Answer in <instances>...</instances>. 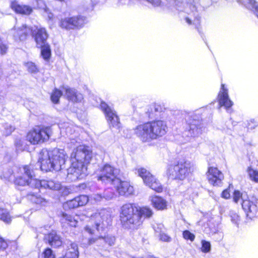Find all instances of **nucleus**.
I'll list each match as a JSON object with an SVG mask.
<instances>
[{
	"instance_id": "nucleus-1",
	"label": "nucleus",
	"mask_w": 258,
	"mask_h": 258,
	"mask_svg": "<svg viewBox=\"0 0 258 258\" xmlns=\"http://www.w3.org/2000/svg\"><path fill=\"white\" fill-rule=\"evenodd\" d=\"M70 146H76L71 154V166L68 169L67 179L73 181L84 177L87 174V166L92 157V153L88 147L79 145L75 139H71Z\"/></svg>"
},
{
	"instance_id": "nucleus-2",
	"label": "nucleus",
	"mask_w": 258,
	"mask_h": 258,
	"mask_svg": "<svg viewBox=\"0 0 258 258\" xmlns=\"http://www.w3.org/2000/svg\"><path fill=\"white\" fill-rule=\"evenodd\" d=\"M153 215V212L149 207L138 208L134 204L127 203L120 208L119 218L124 228L135 229L142 224L144 218H150Z\"/></svg>"
},
{
	"instance_id": "nucleus-3",
	"label": "nucleus",
	"mask_w": 258,
	"mask_h": 258,
	"mask_svg": "<svg viewBox=\"0 0 258 258\" xmlns=\"http://www.w3.org/2000/svg\"><path fill=\"white\" fill-rule=\"evenodd\" d=\"M155 7L161 5L172 9L174 8L178 11H184L185 13L190 15V17L185 18L186 22L191 25L192 22L194 24L199 23L200 16L198 4L194 0H186L184 3L181 0H146Z\"/></svg>"
},
{
	"instance_id": "nucleus-4",
	"label": "nucleus",
	"mask_w": 258,
	"mask_h": 258,
	"mask_svg": "<svg viewBox=\"0 0 258 258\" xmlns=\"http://www.w3.org/2000/svg\"><path fill=\"white\" fill-rule=\"evenodd\" d=\"M67 158V154L63 150L55 149L48 151L43 149L39 155V165L41 169L45 172L58 171L64 164Z\"/></svg>"
},
{
	"instance_id": "nucleus-5",
	"label": "nucleus",
	"mask_w": 258,
	"mask_h": 258,
	"mask_svg": "<svg viewBox=\"0 0 258 258\" xmlns=\"http://www.w3.org/2000/svg\"><path fill=\"white\" fill-rule=\"evenodd\" d=\"M167 129L165 121L157 120L137 126L135 133L143 142H150L165 135Z\"/></svg>"
},
{
	"instance_id": "nucleus-6",
	"label": "nucleus",
	"mask_w": 258,
	"mask_h": 258,
	"mask_svg": "<svg viewBox=\"0 0 258 258\" xmlns=\"http://www.w3.org/2000/svg\"><path fill=\"white\" fill-rule=\"evenodd\" d=\"M87 216L90 217L91 225H86L84 230L90 234L95 233V230L93 228V224H95L96 230L100 233L105 231L111 223L110 213L105 209H101L92 214L87 213Z\"/></svg>"
},
{
	"instance_id": "nucleus-7",
	"label": "nucleus",
	"mask_w": 258,
	"mask_h": 258,
	"mask_svg": "<svg viewBox=\"0 0 258 258\" xmlns=\"http://www.w3.org/2000/svg\"><path fill=\"white\" fill-rule=\"evenodd\" d=\"M12 172L15 177L14 183L16 186L28 185L36 188V184L34 181L38 179L34 177L31 165H25L19 168L15 167Z\"/></svg>"
},
{
	"instance_id": "nucleus-8",
	"label": "nucleus",
	"mask_w": 258,
	"mask_h": 258,
	"mask_svg": "<svg viewBox=\"0 0 258 258\" xmlns=\"http://www.w3.org/2000/svg\"><path fill=\"white\" fill-rule=\"evenodd\" d=\"M194 170L195 164L193 162L188 160L181 159L176 164L170 165L167 173L171 177L182 180L191 174Z\"/></svg>"
},
{
	"instance_id": "nucleus-9",
	"label": "nucleus",
	"mask_w": 258,
	"mask_h": 258,
	"mask_svg": "<svg viewBox=\"0 0 258 258\" xmlns=\"http://www.w3.org/2000/svg\"><path fill=\"white\" fill-rule=\"evenodd\" d=\"M247 196L239 190H235L233 193V201L235 203L241 202L242 207L247 217L252 219L258 213V200L252 198L251 200H247Z\"/></svg>"
},
{
	"instance_id": "nucleus-10",
	"label": "nucleus",
	"mask_w": 258,
	"mask_h": 258,
	"mask_svg": "<svg viewBox=\"0 0 258 258\" xmlns=\"http://www.w3.org/2000/svg\"><path fill=\"white\" fill-rule=\"evenodd\" d=\"M119 170L109 164H105L100 169V173L97 175L98 180L104 183L113 185L119 182L118 177Z\"/></svg>"
},
{
	"instance_id": "nucleus-11",
	"label": "nucleus",
	"mask_w": 258,
	"mask_h": 258,
	"mask_svg": "<svg viewBox=\"0 0 258 258\" xmlns=\"http://www.w3.org/2000/svg\"><path fill=\"white\" fill-rule=\"evenodd\" d=\"M135 174L141 177L144 183L150 188L158 192L163 190V187L159 181L146 169L138 167L135 169Z\"/></svg>"
},
{
	"instance_id": "nucleus-12",
	"label": "nucleus",
	"mask_w": 258,
	"mask_h": 258,
	"mask_svg": "<svg viewBox=\"0 0 258 258\" xmlns=\"http://www.w3.org/2000/svg\"><path fill=\"white\" fill-rule=\"evenodd\" d=\"M51 134L50 128H34L27 134V140L32 144H41L47 141Z\"/></svg>"
},
{
	"instance_id": "nucleus-13",
	"label": "nucleus",
	"mask_w": 258,
	"mask_h": 258,
	"mask_svg": "<svg viewBox=\"0 0 258 258\" xmlns=\"http://www.w3.org/2000/svg\"><path fill=\"white\" fill-rule=\"evenodd\" d=\"M100 107L105 115L109 127L118 129L120 127V122L116 111L104 102L101 103Z\"/></svg>"
},
{
	"instance_id": "nucleus-14",
	"label": "nucleus",
	"mask_w": 258,
	"mask_h": 258,
	"mask_svg": "<svg viewBox=\"0 0 258 258\" xmlns=\"http://www.w3.org/2000/svg\"><path fill=\"white\" fill-rule=\"evenodd\" d=\"M87 22L86 19L83 16L66 18L60 22V26L67 30L82 27Z\"/></svg>"
},
{
	"instance_id": "nucleus-15",
	"label": "nucleus",
	"mask_w": 258,
	"mask_h": 258,
	"mask_svg": "<svg viewBox=\"0 0 258 258\" xmlns=\"http://www.w3.org/2000/svg\"><path fill=\"white\" fill-rule=\"evenodd\" d=\"M203 128L199 120H193L189 123V129L185 131L184 135L186 136L185 142H191L195 137L202 134Z\"/></svg>"
},
{
	"instance_id": "nucleus-16",
	"label": "nucleus",
	"mask_w": 258,
	"mask_h": 258,
	"mask_svg": "<svg viewBox=\"0 0 258 258\" xmlns=\"http://www.w3.org/2000/svg\"><path fill=\"white\" fill-rule=\"evenodd\" d=\"M31 33L37 47L48 44L47 40L48 34L44 28L36 27L34 29H31Z\"/></svg>"
},
{
	"instance_id": "nucleus-17",
	"label": "nucleus",
	"mask_w": 258,
	"mask_h": 258,
	"mask_svg": "<svg viewBox=\"0 0 258 258\" xmlns=\"http://www.w3.org/2000/svg\"><path fill=\"white\" fill-rule=\"evenodd\" d=\"M207 174L209 182L214 186L220 185L224 179L223 173L216 167H209Z\"/></svg>"
},
{
	"instance_id": "nucleus-18",
	"label": "nucleus",
	"mask_w": 258,
	"mask_h": 258,
	"mask_svg": "<svg viewBox=\"0 0 258 258\" xmlns=\"http://www.w3.org/2000/svg\"><path fill=\"white\" fill-rule=\"evenodd\" d=\"M218 99L220 106L221 107L224 106L227 110L229 109L233 104V102L229 97L228 89L225 87L224 84H222L221 85Z\"/></svg>"
},
{
	"instance_id": "nucleus-19",
	"label": "nucleus",
	"mask_w": 258,
	"mask_h": 258,
	"mask_svg": "<svg viewBox=\"0 0 258 258\" xmlns=\"http://www.w3.org/2000/svg\"><path fill=\"white\" fill-rule=\"evenodd\" d=\"M113 185L116 191L120 196H128L133 194L134 187L127 181H121L119 178L118 183H115Z\"/></svg>"
},
{
	"instance_id": "nucleus-20",
	"label": "nucleus",
	"mask_w": 258,
	"mask_h": 258,
	"mask_svg": "<svg viewBox=\"0 0 258 258\" xmlns=\"http://www.w3.org/2000/svg\"><path fill=\"white\" fill-rule=\"evenodd\" d=\"M89 201V198L86 195H80L66 202L67 205L70 209L77 208L80 206H85Z\"/></svg>"
},
{
	"instance_id": "nucleus-21",
	"label": "nucleus",
	"mask_w": 258,
	"mask_h": 258,
	"mask_svg": "<svg viewBox=\"0 0 258 258\" xmlns=\"http://www.w3.org/2000/svg\"><path fill=\"white\" fill-rule=\"evenodd\" d=\"M36 184V188L43 187L44 188H49L52 190H59L61 187V184L58 181H55L52 180H34Z\"/></svg>"
},
{
	"instance_id": "nucleus-22",
	"label": "nucleus",
	"mask_w": 258,
	"mask_h": 258,
	"mask_svg": "<svg viewBox=\"0 0 258 258\" xmlns=\"http://www.w3.org/2000/svg\"><path fill=\"white\" fill-rule=\"evenodd\" d=\"M149 200L155 209L161 211L167 209V202L163 198L158 196H152L150 197Z\"/></svg>"
},
{
	"instance_id": "nucleus-23",
	"label": "nucleus",
	"mask_w": 258,
	"mask_h": 258,
	"mask_svg": "<svg viewBox=\"0 0 258 258\" xmlns=\"http://www.w3.org/2000/svg\"><path fill=\"white\" fill-rule=\"evenodd\" d=\"M64 96L73 102H80L83 99V95L76 90L68 87L63 88Z\"/></svg>"
},
{
	"instance_id": "nucleus-24",
	"label": "nucleus",
	"mask_w": 258,
	"mask_h": 258,
	"mask_svg": "<svg viewBox=\"0 0 258 258\" xmlns=\"http://www.w3.org/2000/svg\"><path fill=\"white\" fill-rule=\"evenodd\" d=\"M11 8L16 13L22 15H30L33 12V9L30 6L20 5L17 2H12Z\"/></svg>"
},
{
	"instance_id": "nucleus-25",
	"label": "nucleus",
	"mask_w": 258,
	"mask_h": 258,
	"mask_svg": "<svg viewBox=\"0 0 258 258\" xmlns=\"http://www.w3.org/2000/svg\"><path fill=\"white\" fill-rule=\"evenodd\" d=\"M45 238L48 240L49 244L53 247H59L62 244L61 238L55 231H52L45 236Z\"/></svg>"
},
{
	"instance_id": "nucleus-26",
	"label": "nucleus",
	"mask_w": 258,
	"mask_h": 258,
	"mask_svg": "<svg viewBox=\"0 0 258 258\" xmlns=\"http://www.w3.org/2000/svg\"><path fill=\"white\" fill-rule=\"evenodd\" d=\"M79 254L78 245L72 242L68 246L64 255L59 258H78Z\"/></svg>"
},
{
	"instance_id": "nucleus-27",
	"label": "nucleus",
	"mask_w": 258,
	"mask_h": 258,
	"mask_svg": "<svg viewBox=\"0 0 258 258\" xmlns=\"http://www.w3.org/2000/svg\"><path fill=\"white\" fill-rule=\"evenodd\" d=\"M31 32V29L26 25H23L22 27L18 28L15 32L14 36L16 40L19 39L23 41L26 39L28 34Z\"/></svg>"
},
{
	"instance_id": "nucleus-28",
	"label": "nucleus",
	"mask_w": 258,
	"mask_h": 258,
	"mask_svg": "<svg viewBox=\"0 0 258 258\" xmlns=\"http://www.w3.org/2000/svg\"><path fill=\"white\" fill-rule=\"evenodd\" d=\"M237 1L248 9L253 11L258 18V3L255 0H237Z\"/></svg>"
},
{
	"instance_id": "nucleus-29",
	"label": "nucleus",
	"mask_w": 258,
	"mask_h": 258,
	"mask_svg": "<svg viewBox=\"0 0 258 258\" xmlns=\"http://www.w3.org/2000/svg\"><path fill=\"white\" fill-rule=\"evenodd\" d=\"M61 222L62 223H67L72 227H76L78 223L77 219L73 216L66 213L62 214Z\"/></svg>"
},
{
	"instance_id": "nucleus-30",
	"label": "nucleus",
	"mask_w": 258,
	"mask_h": 258,
	"mask_svg": "<svg viewBox=\"0 0 258 258\" xmlns=\"http://www.w3.org/2000/svg\"><path fill=\"white\" fill-rule=\"evenodd\" d=\"M28 198L32 202L36 204L41 205L44 206L46 203V200L41 197L33 194H29L27 195Z\"/></svg>"
},
{
	"instance_id": "nucleus-31",
	"label": "nucleus",
	"mask_w": 258,
	"mask_h": 258,
	"mask_svg": "<svg viewBox=\"0 0 258 258\" xmlns=\"http://www.w3.org/2000/svg\"><path fill=\"white\" fill-rule=\"evenodd\" d=\"M38 48H40L41 49V54L43 59L46 61L48 60L51 55V50L49 45L47 44L42 46H39Z\"/></svg>"
},
{
	"instance_id": "nucleus-32",
	"label": "nucleus",
	"mask_w": 258,
	"mask_h": 258,
	"mask_svg": "<svg viewBox=\"0 0 258 258\" xmlns=\"http://www.w3.org/2000/svg\"><path fill=\"white\" fill-rule=\"evenodd\" d=\"M105 239L102 236H100L98 238H90L88 241V244L89 245L95 244L97 246L102 247L105 243Z\"/></svg>"
},
{
	"instance_id": "nucleus-33",
	"label": "nucleus",
	"mask_w": 258,
	"mask_h": 258,
	"mask_svg": "<svg viewBox=\"0 0 258 258\" xmlns=\"http://www.w3.org/2000/svg\"><path fill=\"white\" fill-rule=\"evenodd\" d=\"M24 66L28 72L31 74H36L39 72V69L35 63L28 61L24 63Z\"/></svg>"
},
{
	"instance_id": "nucleus-34",
	"label": "nucleus",
	"mask_w": 258,
	"mask_h": 258,
	"mask_svg": "<svg viewBox=\"0 0 258 258\" xmlns=\"http://www.w3.org/2000/svg\"><path fill=\"white\" fill-rule=\"evenodd\" d=\"M0 220L6 223L11 222V217L6 209H0Z\"/></svg>"
},
{
	"instance_id": "nucleus-35",
	"label": "nucleus",
	"mask_w": 258,
	"mask_h": 258,
	"mask_svg": "<svg viewBox=\"0 0 258 258\" xmlns=\"http://www.w3.org/2000/svg\"><path fill=\"white\" fill-rule=\"evenodd\" d=\"M163 225L162 224H160L158 225V227L157 229L155 227V226H154V228L155 229V231L156 232H159L160 233V239L162 241H165V242H169L170 241L171 238L169 236H168L166 234H165L164 233H161V230L162 228H163Z\"/></svg>"
},
{
	"instance_id": "nucleus-36",
	"label": "nucleus",
	"mask_w": 258,
	"mask_h": 258,
	"mask_svg": "<svg viewBox=\"0 0 258 258\" xmlns=\"http://www.w3.org/2000/svg\"><path fill=\"white\" fill-rule=\"evenodd\" d=\"M247 172L250 180L258 183V171L249 167L247 168Z\"/></svg>"
},
{
	"instance_id": "nucleus-37",
	"label": "nucleus",
	"mask_w": 258,
	"mask_h": 258,
	"mask_svg": "<svg viewBox=\"0 0 258 258\" xmlns=\"http://www.w3.org/2000/svg\"><path fill=\"white\" fill-rule=\"evenodd\" d=\"M61 91L57 89H55L51 93V100L54 103H57L59 102V98L62 96Z\"/></svg>"
},
{
	"instance_id": "nucleus-38",
	"label": "nucleus",
	"mask_w": 258,
	"mask_h": 258,
	"mask_svg": "<svg viewBox=\"0 0 258 258\" xmlns=\"http://www.w3.org/2000/svg\"><path fill=\"white\" fill-rule=\"evenodd\" d=\"M116 197V194L111 189H106L103 192V197L106 200H111Z\"/></svg>"
},
{
	"instance_id": "nucleus-39",
	"label": "nucleus",
	"mask_w": 258,
	"mask_h": 258,
	"mask_svg": "<svg viewBox=\"0 0 258 258\" xmlns=\"http://www.w3.org/2000/svg\"><path fill=\"white\" fill-rule=\"evenodd\" d=\"M41 258H55V255L50 248H47L42 252Z\"/></svg>"
},
{
	"instance_id": "nucleus-40",
	"label": "nucleus",
	"mask_w": 258,
	"mask_h": 258,
	"mask_svg": "<svg viewBox=\"0 0 258 258\" xmlns=\"http://www.w3.org/2000/svg\"><path fill=\"white\" fill-rule=\"evenodd\" d=\"M201 251L204 253L209 252L211 250V244L210 242L202 240L201 241Z\"/></svg>"
},
{
	"instance_id": "nucleus-41",
	"label": "nucleus",
	"mask_w": 258,
	"mask_h": 258,
	"mask_svg": "<svg viewBox=\"0 0 258 258\" xmlns=\"http://www.w3.org/2000/svg\"><path fill=\"white\" fill-rule=\"evenodd\" d=\"M15 128L14 126L7 123L4 126V134L6 136H9L15 130Z\"/></svg>"
},
{
	"instance_id": "nucleus-42",
	"label": "nucleus",
	"mask_w": 258,
	"mask_h": 258,
	"mask_svg": "<svg viewBox=\"0 0 258 258\" xmlns=\"http://www.w3.org/2000/svg\"><path fill=\"white\" fill-rule=\"evenodd\" d=\"M183 237L186 240H189L193 241L195 240V235L188 230H185L183 232Z\"/></svg>"
},
{
	"instance_id": "nucleus-43",
	"label": "nucleus",
	"mask_w": 258,
	"mask_h": 258,
	"mask_svg": "<svg viewBox=\"0 0 258 258\" xmlns=\"http://www.w3.org/2000/svg\"><path fill=\"white\" fill-rule=\"evenodd\" d=\"M104 199L103 194H93L90 197L91 200H93L97 203L102 201Z\"/></svg>"
},
{
	"instance_id": "nucleus-44",
	"label": "nucleus",
	"mask_w": 258,
	"mask_h": 258,
	"mask_svg": "<svg viewBox=\"0 0 258 258\" xmlns=\"http://www.w3.org/2000/svg\"><path fill=\"white\" fill-rule=\"evenodd\" d=\"M230 217L231 218V221L235 224H238L239 221V217L238 214L233 212H231Z\"/></svg>"
},
{
	"instance_id": "nucleus-45",
	"label": "nucleus",
	"mask_w": 258,
	"mask_h": 258,
	"mask_svg": "<svg viewBox=\"0 0 258 258\" xmlns=\"http://www.w3.org/2000/svg\"><path fill=\"white\" fill-rule=\"evenodd\" d=\"M24 142L21 139H17L15 141V144L17 150L22 151L24 149L23 147Z\"/></svg>"
},
{
	"instance_id": "nucleus-46",
	"label": "nucleus",
	"mask_w": 258,
	"mask_h": 258,
	"mask_svg": "<svg viewBox=\"0 0 258 258\" xmlns=\"http://www.w3.org/2000/svg\"><path fill=\"white\" fill-rule=\"evenodd\" d=\"M7 50V46L2 42L0 38V53L1 54H4L6 53Z\"/></svg>"
},
{
	"instance_id": "nucleus-47",
	"label": "nucleus",
	"mask_w": 258,
	"mask_h": 258,
	"mask_svg": "<svg viewBox=\"0 0 258 258\" xmlns=\"http://www.w3.org/2000/svg\"><path fill=\"white\" fill-rule=\"evenodd\" d=\"M104 239H105L106 241L105 243H108L109 245H112L114 244L115 241V237L114 236H104L103 237Z\"/></svg>"
},
{
	"instance_id": "nucleus-48",
	"label": "nucleus",
	"mask_w": 258,
	"mask_h": 258,
	"mask_svg": "<svg viewBox=\"0 0 258 258\" xmlns=\"http://www.w3.org/2000/svg\"><path fill=\"white\" fill-rule=\"evenodd\" d=\"M8 243L2 237H0V250H4L8 247Z\"/></svg>"
},
{
	"instance_id": "nucleus-49",
	"label": "nucleus",
	"mask_w": 258,
	"mask_h": 258,
	"mask_svg": "<svg viewBox=\"0 0 258 258\" xmlns=\"http://www.w3.org/2000/svg\"><path fill=\"white\" fill-rule=\"evenodd\" d=\"M258 125V122L254 119H251L248 124V127L250 129H254Z\"/></svg>"
},
{
	"instance_id": "nucleus-50",
	"label": "nucleus",
	"mask_w": 258,
	"mask_h": 258,
	"mask_svg": "<svg viewBox=\"0 0 258 258\" xmlns=\"http://www.w3.org/2000/svg\"><path fill=\"white\" fill-rule=\"evenodd\" d=\"M222 197L225 199H228L230 198V194L228 189H225L222 192Z\"/></svg>"
},
{
	"instance_id": "nucleus-51",
	"label": "nucleus",
	"mask_w": 258,
	"mask_h": 258,
	"mask_svg": "<svg viewBox=\"0 0 258 258\" xmlns=\"http://www.w3.org/2000/svg\"><path fill=\"white\" fill-rule=\"evenodd\" d=\"M66 134L69 136V135H71L72 134V127L70 126H67L66 128Z\"/></svg>"
},
{
	"instance_id": "nucleus-52",
	"label": "nucleus",
	"mask_w": 258,
	"mask_h": 258,
	"mask_svg": "<svg viewBox=\"0 0 258 258\" xmlns=\"http://www.w3.org/2000/svg\"><path fill=\"white\" fill-rule=\"evenodd\" d=\"M130 0H119V2L122 5H128Z\"/></svg>"
},
{
	"instance_id": "nucleus-53",
	"label": "nucleus",
	"mask_w": 258,
	"mask_h": 258,
	"mask_svg": "<svg viewBox=\"0 0 258 258\" xmlns=\"http://www.w3.org/2000/svg\"><path fill=\"white\" fill-rule=\"evenodd\" d=\"M48 17L49 19H51L52 17V14L51 13L48 14Z\"/></svg>"
},
{
	"instance_id": "nucleus-54",
	"label": "nucleus",
	"mask_w": 258,
	"mask_h": 258,
	"mask_svg": "<svg viewBox=\"0 0 258 258\" xmlns=\"http://www.w3.org/2000/svg\"><path fill=\"white\" fill-rule=\"evenodd\" d=\"M4 178L10 180V177H9L8 176H4Z\"/></svg>"
},
{
	"instance_id": "nucleus-55",
	"label": "nucleus",
	"mask_w": 258,
	"mask_h": 258,
	"mask_svg": "<svg viewBox=\"0 0 258 258\" xmlns=\"http://www.w3.org/2000/svg\"><path fill=\"white\" fill-rule=\"evenodd\" d=\"M2 97L0 96V102L2 101Z\"/></svg>"
}]
</instances>
